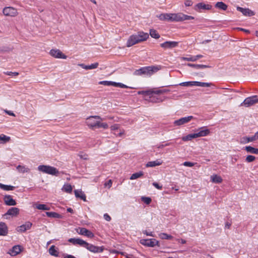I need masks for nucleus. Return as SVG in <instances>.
<instances>
[{"label": "nucleus", "mask_w": 258, "mask_h": 258, "mask_svg": "<svg viewBox=\"0 0 258 258\" xmlns=\"http://www.w3.org/2000/svg\"><path fill=\"white\" fill-rule=\"evenodd\" d=\"M149 37L148 33L143 31H139L137 34L131 35L126 42V46L131 47L136 44L147 40Z\"/></svg>", "instance_id": "1"}, {"label": "nucleus", "mask_w": 258, "mask_h": 258, "mask_svg": "<svg viewBox=\"0 0 258 258\" xmlns=\"http://www.w3.org/2000/svg\"><path fill=\"white\" fill-rule=\"evenodd\" d=\"M160 69L159 66H148L142 67L138 70H136L134 72V75L136 76H141L145 75L151 76L154 73L157 72Z\"/></svg>", "instance_id": "2"}, {"label": "nucleus", "mask_w": 258, "mask_h": 258, "mask_svg": "<svg viewBox=\"0 0 258 258\" xmlns=\"http://www.w3.org/2000/svg\"><path fill=\"white\" fill-rule=\"evenodd\" d=\"M170 22H181L194 19V17L184 14L182 13H170Z\"/></svg>", "instance_id": "3"}, {"label": "nucleus", "mask_w": 258, "mask_h": 258, "mask_svg": "<svg viewBox=\"0 0 258 258\" xmlns=\"http://www.w3.org/2000/svg\"><path fill=\"white\" fill-rule=\"evenodd\" d=\"M38 169L40 171L52 175L57 176L59 173L58 170L56 168L49 165H39Z\"/></svg>", "instance_id": "4"}, {"label": "nucleus", "mask_w": 258, "mask_h": 258, "mask_svg": "<svg viewBox=\"0 0 258 258\" xmlns=\"http://www.w3.org/2000/svg\"><path fill=\"white\" fill-rule=\"evenodd\" d=\"M99 120H103V119L100 116H90L86 119V124L91 128H96Z\"/></svg>", "instance_id": "5"}, {"label": "nucleus", "mask_w": 258, "mask_h": 258, "mask_svg": "<svg viewBox=\"0 0 258 258\" xmlns=\"http://www.w3.org/2000/svg\"><path fill=\"white\" fill-rule=\"evenodd\" d=\"M3 13L6 16L15 17L18 15L17 9L12 7H7L3 9Z\"/></svg>", "instance_id": "6"}, {"label": "nucleus", "mask_w": 258, "mask_h": 258, "mask_svg": "<svg viewBox=\"0 0 258 258\" xmlns=\"http://www.w3.org/2000/svg\"><path fill=\"white\" fill-rule=\"evenodd\" d=\"M83 247L87 249L90 251L94 253L102 252L104 250L103 246L99 247L95 246L86 241H85V244H84Z\"/></svg>", "instance_id": "7"}, {"label": "nucleus", "mask_w": 258, "mask_h": 258, "mask_svg": "<svg viewBox=\"0 0 258 258\" xmlns=\"http://www.w3.org/2000/svg\"><path fill=\"white\" fill-rule=\"evenodd\" d=\"M257 103H258L257 96L253 95L245 98L241 105L245 107H249Z\"/></svg>", "instance_id": "8"}, {"label": "nucleus", "mask_w": 258, "mask_h": 258, "mask_svg": "<svg viewBox=\"0 0 258 258\" xmlns=\"http://www.w3.org/2000/svg\"><path fill=\"white\" fill-rule=\"evenodd\" d=\"M140 243L143 245L153 247L156 245L159 246V242L155 239H142L140 240Z\"/></svg>", "instance_id": "9"}, {"label": "nucleus", "mask_w": 258, "mask_h": 258, "mask_svg": "<svg viewBox=\"0 0 258 258\" xmlns=\"http://www.w3.org/2000/svg\"><path fill=\"white\" fill-rule=\"evenodd\" d=\"M179 42L177 41H166L160 44V46L164 50L167 49H172L176 47L178 45Z\"/></svg>", "instance_id": "10"}, {"label": "nucleus", "mask_w": 258, "mask_h": 258, "mask_svg": "<svg viewBox=\"0 0 258 258\" xmlns=\"http://www.w3.org/2000/svg\"><path fill=\"white\" fill-rule=\"evenodd\" d=\"M49 54L52 57L56 58L66 59L67 56L63 54L59 49H52L49 52Z\"/></svg>", "instance_id": "11"}, {"label": "nucleus", "mask_w": 258, "mask_h": 258, "mask_svg": "<svg viewBox=\"0 0 258 258\" xmlns=\"http://www.w3.org/2000/svg\"><path fill=\"white\" fill-rule=\"evenodd\" d=\"M210 131L209 129L207 128L206 127L203 126L200 127L198 130V132L194 133L196 138L199 137H206L209 135Z\"/></svg>", "instance_id": "12"}, {"label": "nucleus", "mask_w": 258, "mask_h": 258, "mask_svg": "<svg viewBox=\"0 0 258 258\" xmlns=\"http://www.w3.org/2000/svg\"><path fill=\"white\" fill-rule=\"evenodd\" d=\"M194 117L192 116H188L180 118L178 120H176L174 121V124L176 126H180L189 122Z\"/></svg>", "instance_id": "13"}, {"label": "nucleus", "mask_w": 258, "mask_h": 258, "mask_svg": "<svg viewBox=\"0 0 258 258\" xmlns=\"http://www.w3.org/2000/svg\"><path fill=\"white\" fill-rule=\"evenodd\" d=\"M77 232L80 235L86 236L89 238H93L94 237V234L85 228H79L77 230Z\"/></svg>", "instance_id": "14"}, {"label": "nucleus", "mask_w": 258, "mask_h": 258, "mask_svg": "<svg viewBox=\"0 0 258 258\" xmlns=\"http://www.w3.org/2000/svg\"><path fill=\"white\" fill-rule=\"evenodd\" d=\"M4 201L5 204L8 206H15L17 204L15 200L10 195H6L4 197Z\"/></svg>", "instance_id": "15"}, {"label": "nucleus", "mask_w": 258, "mask_h": 258, "mask_svg": "<svg viewBox=\"0 0 258 258\" xmlns=\"http://www.w3.org/2000/svg\"><path fill=\"white\" fill-rule=\"evenodd\" d=\"M237 10L240 12L245 16H252L254 15V13L249 9L242 8L240 7H237Z\"/></svg>", "instance_id": "16"}, {"label": "nucleus", "mask_w": 258, "mask_h": 258, "mask_svg": "<svg viewBox=\"0 0 258 258\" xmlns=\"http://www.w3.org/2000/svg\"><path fill=\"white\" fill-rule=\"evenodd\" d=\"M23 247L19 245H15L10 250V254L12 256H15L18 254H19L22 250Z\"/></svg>", "instance_id": "17"}, {"label": "nucleus", "mask_w": 258, "mask_h": 258, "mask_svg": "<svg viewBox=\"0 0 258 258\" xmlns=\"http://www.w3.org/2000/svg\"><path fill=\"white\" fill-rule=\"evenodd\" d=\"M32 224L30 222H27L25 224L18 227V231L21 232H25L26 230H29L32 227Z\"/></svg>", "instance_id": "18"}, {"label": "nucleus", "mask_w": 258, "mask_h": 258, "mask_svg": "<svg viewBox=\"0 0 258 258\" xmlns=\"http://www.w3.org/2000/svg\"><path fill=\"white\" fill-rule=\"evenodd\" d=\"M8 233V228L4 222H0V236H6Z\"/></svg>", "instance_id": "19"}, {"label": "nucleus", "mask_w": 258, "mask_h": 258, "mask_svg": "<svg viewBox=\"0 0 258 258\" xmlns=\"http://www.w3.org/2000/svg\"><path fill=\"white\" fill-rule=\"evenodd\" d=\"M68 241L74 245H79L83 247L85 241L80 238H71L69 239Z\"/></svg>", "instance_id": "20"}, {"label": "nucleus", "mask_w": 258, "mask_h": 258, "mask_svg": "<svg viewBox=\"0 0 258 258\" xmlns=\"http://www.w3.org/2000/svg\"><path fill=\"white\" fill-rule=\"evenodd\" d=\"M212 8V6L210 5H206L203 3H200L196 5V10H200L201 9L203 10H210Z\"/></svg>", "instance_id": "21"}, {"label": "nucleus", "mask_w": 258, "mask_h": 258, "mask_svg": "<svg viewBox=\"0 0 258 258\" xmlns=\"http://www.w3.org/2000/svg\"><path fill=\"white\" fill-rule=\"evenodd\" d=\"M19 209L18 208L13 207L10 208L5 215H11L12 216H15L19 214Z\"/></svg>", "instance_id": "22"}, {"label": "nucleus", "mask_w": 258, "mask_h": 258, "mask_svg": "<svg viewBox=\"0 0 258 258\" xmlns=\"http://www.w3.org/2000/svg\"><path fill=\"white\" fill-rule=\"evenodd\" d=\"M162 164V161L160 159H157L155 161L148 162L146 166L147 167H153L156 166H159Z\"/></svg>", "instance_id": "23"}, {"label": "nucleus", "mask_w": 258, "mask_h": 258, "mask_svg": "<svg viewBox=\"0 0 258 258\" xmlns=\"http://www.w3.org/2000/svg\"><path fill=\"white\" fill-rule=\"evenodd\" d=\"M79 66L85 70H92L97 68L99 66V63L98 62H95L94 63L91 64V65L88 66L85 65L84 63H81L79 64Z\"/></svg>", "instance_id": "24"}, {"label": "nucleus", "mask_w": 258, "mask_h": 258, "mask_svg": "<svg viewBox=\"0 0 258 258\" xmlns=\"http://www.w3.org/2000/svg\"><path fill=\"white\" fill-rule=\"evenodd\" d=\"M119 125L117 124H115L110 127V129L112 131H114L113 134L116 136H121L124 134V131L120 132L118 133L117 130H118Z\"/></svg>", "instance_id": "25"}, {"label": "nucleus", "mask_w": 258, "mask_h": 258, "mask_svg": "<svg viewBox=\"0 0 258 258\" xmlns=\"http://www.w3.org/2000/svg\"><path fill=\"white\" fill-rule=\"evenodd\" d=\"M244 150L249 153L258 154V149L250 146H245Z\"/></svg>", "instance_id": "26"}, {"label": "nucleus", "mask_w": 258, "mask_h": 258, "mask_svg": "<svg viewBox=\"0 0 258 258\" xmlns=\"http://www.w3.org/2000/svg\"><path fill=\"white\" fill-rule=\"evenodd\" d=\"M211 181L214 183H220L222 182V177L217 174L213 175L211 176Z\"/></svg>", "instance_id": "27"}, {"label": "nucleus", "mask_w": 258, "mask_h": 258, "mask_svg": "<svg viewBox=\"0 0 258 258\" xmlns=\"http://www.w3.org/2000/svg\"><path fill=\"white\" fill-rule=\"evenodd\" d=\"M75 196L77 198H79L83 200L84 201H86V197L83 192L82 191H79L78 190H75L74 191Z\"/></svg>", "instance_id": "28"}, {"label": "nucleus", "mask_w": 258, "mask_h": 258, "mask_svg": "<svg viewBox=\"0 0 258 258\" xmlns=\"http://www.w3.org/2000/svg\"><path fill=\"white\" fill-rule=\"evenodd\" d=\"M159 19L162 21H168L170 22V13H163L158 16Z\"/></svg>", "instance_id": "29"}, {"label": "nucleus", "mask_w": 258, "mask_h": 258, "mask_svg": "<svg viewBox=\"0 0 258 258\" xmlns=\"http://www.w3.org/2000/svg\"><path fill=\"white\" fill-rule=\"evenodd\" d=\"M215 8L225 11L227 9V6L222 2H217L215 6Z\"/></svg>", "instance_id": "30"}, {"label": "nucleus", "mask_w": 258, "mask_h": 258, "mask_svg": "<svg viewBox=\"0 0 258 258\" xmlns=\"http://www.w3.org/2000/svg\"><path fill=\"white\" fill-rule=\"evenodd\" d=\"M35 208L38 210H44V211H45V210L48 211V210H50V208L45 204H35Z\"/></svg>", "instance_id": "31"}, {"label": "nucleus", "mask_w": 258, "mask_h": 258, "mask_svg": "<svg viewBox=\"0 0 258 258\" xmlns=\"http://www.w3.org/2000/svg\"><path fill=\"white\" fill-rule=\"evenodd\" d=\"M72 186L71 184L67 183L63 185L62 190L67 193H71L72 191Z\"/></svg>", "instance_id": "32"}, {"label": "nucleus", "mask_w": 258, "mask_h": 258, "mask_svg": "<svg viewBox=\"0 0 258 258\" xmlns=\"http://www.w3.org/2000/svg\"><path fill=\"white\" fill-rule=\"evenodd\" d=\"M150 35L152 38L155 39H159L160 37V35L157 31L153 29L150 30Z\"/></svg>", "instance_id": "33"}, {"label": "nucleus", "mask_w": 258, "mask_h": 258, "mask_svg": "<svg viewBox=\"0 0 258 258\" xmlns=\"http://www.w3.org/2000/svg\"><path fill=\"white\" fill-rule=\"evenodd\" d=\"M46 214L48 217H52L55 218H60L61 217L60 214L56 212H47L46 213Z\"/></svg>", "instance_id": "34"}, {"label": "nucleus", "mask_w": 258, "mask_h": 258, "mask_svg": "<svg viewBox=\"0 0 258 258\" xmlns=\"http://www.w3.org/2000/svg\"><path fill=\"white\" fill-rule=\"evenodd\" d=\"M187 66L190 67L195 68L196 69H205L208 67V66L204 64H198L192 63H188Z\"/></svg>", "instance_id": "35"}, {"label": "nucleus", "mask_w": 258, "mask_h": 258, "mask_svg": "<svg viewBox=\"0 0 258 258\" xmlns=\"http://www.w3.org/2000/svg\"><path fill=\"white\" fill-rule=\"evenodd\" d=\"M49 252L50 255L57 256L58 254V251L55 249L54 245H51L49 249Z\"/></svg>", "instance_id": "36"}, {"label": "nucleus", "mask_w": 258, "mask_h": 258, "mask_svg": "<svg viewBox=\"0 0 258 258\" xmlns=\"http://www.w3.org/2000/svg\"><path fill=\"white\" fill-rule=\"evenodd\" d=\"M10 140V137L4 134L0 135V144H4Z\"/></svg>", "instance_id": "37"}, {"label": "nucleus", "mask_w": 258, "mask_h": 258, "mask_svg": "<svg viewBox=\"0 0 258 258\" xmlns=\"http://www.w3.org/2000/svg\"><path fill=\"white\" fill-rule=\"evenodd\" d=\"M195 136L194 134H188L187 136H183L182 137L181 139L183 141L186 142L188 141H191L193 139H195Z\"/></svg>", "instance_id": "38"}, {"label": "nucleus", "mask_w": 258, "mask_h": 258, "mask_svg": "<svg viewBox=\"0 0 258 258\" xmlns=\"http://www.w3.org/2000/svg\"><path fill=\"white\" fill-rule=\"evenodd\" d=\"M143 174H144L142 171L135 173L131 175V176L130 177V179L134 180V179H137V178L142 176L143 175Z\"/></svg>", "instance_id": "39"}, {"label": "nucleus", "mask_w": 258, "mask_h": 258, "mask_svg": "<svg viewBox=\"0 0 258 258\" xmlns=\"http://www.w3.org/2000/svg\"><path fill=\"white\" fill-rule=\"evenodd\" d=\"M159 237L162 239H172L173 236L165 233H161L159 234Z\"/></svg>", "instance_id": "40"}, {"label": "nucleus", "mask_w": 258, "mask_h": 258, "mask_svg": "<svg viewBox=\"0 0 258 258\" xmlns=\"http://www.w3.org/2000/svg\"><path fill=\"white\" fill-rule=\"evenodd\" d=\"M195 85L196 86L208 87L210 86V84L208 83L200 82L198 81L195 82Z\"/></svg>", "instance_id": "41"}, {"label": "nucleus", "mask_w": 258, "mask_h": 258, "mask_svg": "<svg viewBox=\"0 0 258 258\" xmlns=\"http://www.w3.org/2000/svg\"><path fill=\"white\" fill-rule=\"evenodd\" d=\"M101 120H99V121L97 123V126L96 128H103L104 129H106L108 127V125L107 123L105 122H101L100 121Z\"/></svg>", "instance_id": "42"}, {"label": "nucleus", "mask_w": 258, "mask_h": 258, "mask_svg": "<svg viewBox=\"0 0 258 258\" xmlns=\"http://www.w3.org/2000/svg\"><path fill=\"white\" fill-rule=\"evenodd\" d=\"M195 81L184 82L180 83L179 84V85H180L181 86H185V87L193 86H195Z\"/></svg>", "instance_id": "43"}, {"label": "nucleus", "mask_w": 258, "mask_h": 258, "mask_svg": "<svg viewBox=\"0 0 258 258\" xmlns=\"http://www.w3.org/2000/svg\"><path fill=\"white\" fill-rule=\"evenodd\" d=\"M138 94L145 96H149L150 97H151L152 90L140 91L138 92Z\"/></svg>", "instance_id": "44"}, {"label": "nucleus", "mask_w": 258, "mask_h": 258, "mask_svg": "<svg viewBox=\"0 0 258 258\" xmlns=\"http://www.w3.org/2000/svg\"><path fill=\"white\" fill-rule=\"evenodd\" d=\"M17 169L18 170L19 172L24 173V172H27L29 171V169L27 168H26L24 166L21 165H18L17 167Z\"/></svg>", "instance_id": "45"}, {"label": "nucleus", "mask_w": 258, "mask_h": 258, "mask_svg": "<svg viewBox=\"0 0 258 258\" xmlns=\"http://www.w3.org/2000/svg\"><path fill=\"white\" fill-rule=\"evenodd\" d=\"M15 188V187L12 185H5L3 184L2 188L4 190H13Z\"/></svg>", "instance_id": "46"}, {"label": "nucleus", "mask_w": 258, "mask_h": 258, "mask_svg": "<svg viewBox=\"0 0 258 258\" xmlns=\"http://www.w3.org/2000/svg\"><path fill=\"white\" fill-rule=\"evenodd\" d=\"M113 83H114V82L107 81H100L99 83V84L103 85L104 86H114V84Z\"/></svg>", "instance_id": "47"}, {"label": "nucleus", "mask_w": 258, "mask_h": 258, "mask_svg": "<svg viewBox=\"0 0 258 258\" xmlns=\"http://www.w3.org/2000/svg\"><path fill=\"white\" fill-rule=\"evenodd\" d=\"M255 158V157L253 155H248L246 157L245 161L248 163H250L254 161Z\"/></svg>", "instance_id": "48"}, {"label": "nucleus", "mask_w": 258, "mask_h": 258, "mask_svg": "<svg viewBox=\"0 0 258 258\" xmlns=\"http://www.w3.org/2000/svg\"><path fill=\"white\" fill-rule=\"evenodd\" d=\"M166 92H167V90H157L156 91H152L151 97L153 96V94H162V93H165Z\"/></svg>", "instance_id": "49"}, {"label": "nucleus", "mask_w": 258, "mask_h": 258, "mask_svg": "<svg viewBox=\"0 0 258 258\" xmlns=\"http://www.w3.org/2000/svg\"><path fill=\"white\" fill-rule=\"evenodd\" d=\"M114 87H119L121 88H126L127 86L123 84L120 83H116L114 82Z\"/></svg>", "instance_id": "50"}, {"label": "nucleus", "mask_w": 258, "mask_h": 258, "mask_svg": "<svg viewBox=\"0 0 258 258\" xmlns=\"http://www.w3.org/2000/svg\"><path fill=\"white\" fill-rule=\"evenodd\" d=\"M142 201L146 204H149L151 202V199L149 197H143Z\"/></svg>", "instance_id": "51"}, {"label": "nucleus", "mask_w": 258, "mask_h": 258, "mask_svg": "<svg viewBox=\"0 0 258 258\" xmlns=\"http://www.w3.org/2000/svg\"><path fill=\"white\" fill-rule=\"evenodd\" d=\"M196 163L188 162V161H185L183 163V165L186 167H192L195 165Z\"/></svg>", "instance_id": "52"}, {"label": "nucleus", "mask_w": 258, "mask_h": 258, "mask_svg": "<svg viewBox=\"0 0 258 258\" xmlns=\"http://www.w3.org/2000/svg\"><path fill=\"white\" fill-rule=\"evenodd\" d=\"M185 60L189 61H196V58L195 56H192L189 57H183V58Z\"/></svg>", "instance_id": "53"}, {"label": "nucleus", "mask_w": 258, "mask_h": 258, "mask_svg": "<svg viewBox=\"0 0 258 258\" xmlns=\"http://www.w3.org/2000/svg\"><path fill=\"white\" fill-rule=\"evenodd\" d=\"M112 184V181L111 179L108 180L104 183L105 187H107L108 188H110Z\"/></svg>", "instance_id": "54"}, {"label": "nucleus", "mask_w": 258, "mask_h": 258, "mask_svg": "<svg viewBox=\"0 0 258 258\" xmlns=\"http://www.w3.org/2000/svg\"><path fill=\"white\" fill-rule=\"evenodd\" d=\"M193 4V2L191 0H186L184 2V5L186 7L191 6Z\"/></svg>", "instance_id": "55"}, {"label": "nucleus", "mask_w": 258, "mask_h": 258, "mask_svg": "<svg viewBox=\"0 0 258 258\" xmlns=\"http://www.w3.org/2000/svg\"><path fill=\"white\" fill-rule=\"evenodd\" d=\"M153 185L156 188L158 189H161L162 188V186L161 185H160L157 182H153Z\"/></svg>", "instance_id": "56"}, {"label": "nucleus", "mask_w": 258, "mask_h": 258, "mask_svg": "<svg viewBox=\"0 0 258 258\" xmlns=\"http://www.w3.org/2000/svg\"><path fill=\"white\" fill-rule=\"evenodd\" d=\"M104 218L107 221H110L111 219L110 216L107 213L105 214L103 216Z\"/></svg>", "instance_id": "57"}, {"label": "nucleus", "mask_w": 258, "mask_h": 258, "mask_svg": "<svg viewBox=\"0 0 258 258\" xmlns=\"http://www.w3.org/2000/svg\"><path fill=\"white\" fill-rule=\"evenodd\" d=\"M246 140L247 142H250L256 140L254 136L251 137L246 138Z\"/></svg>", "instance_id": "58"}, {"label": "nucleus", "mask_w": 258, "mask_h": 258, "mask_svg": "<svg viewBox=\"0 0 258 258\" xmlns=\"http://www.w3.org/2000/svg\"><path fill=\"white\" fill-rule=\"evenodd\" d=\"M143 233L147 236H153V237L154 236L152 232H149L147 230H144L143 231Z\"/></svg>", "instance_id": "59"}, {"label": "nucleus", "mask_w": 258, "mask_h": 258, "mask_svg": "<svg viewBox=\"0 0 258 258\" xmlns=\"http://www.w3.org/2000/svg\"><path fill=\"white\" fill-rule=\"evenodd\" d=\"M6 112L9 114V115H11V116H15V114L14 113H13L12 111H9V110H6Z\"/></svg>", "instance_id": "60"}, {"label": "nucleus", "mask_w": 258, "mask_h": 258, "mask_svg": "<svg viewBox=\"0 0 258 258\" xmlns=\"http://www.w3.org/2000/svg\"><path fill=\"white\" fill-rule=\"evenodd\" d=\"M176 240L178 242H181L182 244H185L186 242V240L183 239H177Z\"/></svg>", "instance_id": "61"}, {"label": "nucleus", "mask_w": 258, "mask_h": 258, "mask_svg": "<svg viewBox=\"0 0 258 258\" xmlns=\"http://www.w3.org/2000/svg\"><path fill=\"white\" fill-rule=\"evenodd\" d=\"M11 74H13L14 75V76H18L19 75V73H17V72H9L8 75H11Z\"/></svg>", "instance_id": "62"}, {"label": "nucleus", "mask_w": 258, "mask_h": 258, "mask_svg": "<svg viewBox=\"0 0 258 258\" xmlns=\"http://www.w3.org/2000/svg\"><path fill=\"white\" fill-rule=\"evenodd\" d=\"M231 223H230L229 222L226 223V224H225V228H228V229L230 228V227L231 226Z\"/></svg>", "instance_id": "63"}, {"label": "nucleus", "mask_w": 258, "mask_h": 258, "mask_svg": "<svg viewBox=\"0 0 258 258\" xmlns=\"http://www.w3.org/2000/svg\"><path fill=\"white\" fill-rule=\"evenodd\" d=\"M195 57L196 58V61H197L198 59L203 57V55H201V54H199V55L195 56Z\"/></svg>", "instance_id": "64"}]
</instances>
